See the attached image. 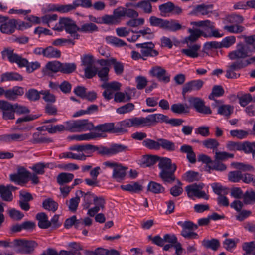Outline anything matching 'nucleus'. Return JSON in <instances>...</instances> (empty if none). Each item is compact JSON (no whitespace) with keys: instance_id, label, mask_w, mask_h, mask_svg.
<instances>
[{"instance_id":"f257e3e1","label":"nucleus","mask_w":255,"mask_h":255,"mask_svg":"<svg viewBox=\"0 0 255 255\" xmlns=\"http://www.w3.org/2000/svg\"><path fill=\"white\" fill-rule=\"evenodd\" d=\"M160 170L159 176L165 183L172 184L176 180L175 172L177 169L175 164L172 163L171 160L167 157L160 158L156 155H148L145 156L142 160L143 167H150L155 164L157 161Z\"/></svg>"},{"instance_id":"f03ea898","label":"nucleus","mask_w":255,"mask_h":255,"mask_svg":"<svg viewBox=\"0 0 255 255\" xmlns=\"http://www.w3.org/2000/svg\"><path fill=\"white\" fill-rule=\"evenodd\" d=\"M188 32L190 35L184 39V43L187 44V48L181 49V52L182 54L187 57L196 58L199 55L198 52L201 45L194 42L200 37H197V33L193 29L189 28Z\"/></svg>"},{"instance_id":"7ed1b4c3","label":"nucleus","mask_w":255,"mask_h":255,"mask_svg":"<svg viewBox=\"0 0 255 255\" xmlns=\"http://www.w3.org/2000/svg\"><path fill=\"white\" fill-rule=\"evenodd\" d=\"M150 25L160 29L175 32L181 29H185L186 27L182 26L179 22L174 19L167 20L151 16L149 18Z\"/></svg>"},{"instance_id":"20e7f679","label":"nucleus","mask_w":255,"mask_h":255,"mask_svg":"<svg viewBox=\"0 0 255 255\" xmlns=\"http://www.w3.org/2000/svg\"><path fill=\"white\" fill-rule=\"evenodd\" d=\"M191 24L196 27L207 28L211 30V32H206L198 28L193 29L197 33V37L202 36L205 38H220L223 36V34L220 33L218 29L215 28L214 23L209 20L194 21Z\"/></svg>"},{"instance_id":"39448f33","label":"nucleus","mask_w":255,"mask_h":255,"mask_svg":"<svg viewBox=\"0 0 255 255\" xmlns=\"http://www.w3.org/2000/svg\"><path fill=\"white\" fill-rule=\"evenodd\" d=\"M54 30L61 31L64 29L66 32L70 35L74 41L75 39H78L80 35L78 33L79 31V27H78L76 22L71 19L68 18H62L59 19L58 23L54 27H52Z\"/></svg>"},{"instance_id":"423d86ee","label":"nucleus","mask_w":255,"mask_h":255,"mask_svg":"<svg viewBox=\"0 0 255 255\" xmlns=\"http://www.w3.org/2000/svg\"><path fill=\"white\" fill-rule=\"evenodd\" d=\"M255 53V47L246 46L240 42L236 46V49L229 52L228 57L231 60H243Z\"/></svg>"},{"instance_id":"0eeeda50","label":"nucleus","mask_w":255,"mask_h":255,"mask_svg":"<svg viewBox=\"0 0 255 255\" xmlns=\"http://www.w3.org/2000/svg\"><path fill=\"white\" fill-rule=\"evenodd\" d=\"M64 125L65 130L71 132L91 130L94 128L93 124L88 119L67 121Z\"/></svg>"},{"instance_id":"6e6552de","label":"nucleus","mask_w":255,"mask_h":255,"mask_svg":"<svg viewBox=\"0 0 255 255\" xmlns=\"http://www.w3.org/2000/svg\"><path fill=\"white\" fill-rule=\"evenodd\" d=\"M140 126H147L146 117H132L119 122L116 125L115 131L122 132L124 131L125 128Z\"/></svg>"},{"instance_id":"1a4fd4ad","label":"nucleus","mask_w":255,"mask_h":255,"mask_svg":"<svg viewBox=\"0 0 255 255\" xmlns=\"http://www.w3.org/2000/svg\"><path fill=\"white\" fill-rule=\"evenodd\" d=\"M204 186V184L202 183H195L187 186L185 187V191L188 196L191 199L197 197L208 200L209 196L206 194L205 191H202Z\"/></svg>"},{"instance_id":"9d476101","label":"nucleus","mask_w":255,"mask_h":255,"mask_svg":"<svg viewBox=\"0 0 255 255\" xmlns=\"http://www.w3.org/2000/svg\"><path fill=\"white\" fill-rule=\"evenodd\" d=\"M136 47L140 48V53L143 56V60H146L148 57H155L159 54L158 52L155 50V45L152 42L137 43Z\"/></svg>"},{"instance_id":"9b49d317","label":"nucleus","mask_w":255,"mask_h":255,"mask_svg":"<svg viewBox=\"0 0 255 255\" xmlns=\"http://www.w3.org/2000/svg\"><path fill=\"white\" fill-rule=\"evenodd\" d=\"M107 21V25H113L119 24L122 18L125 15V8L120 6L115 9L113 11V14H106Z\"/></svg>"},{"instance_id":"f8f14e48","label":"nucleus","mask_w":255,"mask_h":255,"mask_svg":"<svg viewBox=\"0 0 255 255\" xmlns=\"http://www.w3.org/2000/svg\"><path fill=\"white\" fill-rule=\"evenodd\" d=\"M190 105L198 113L204 114H211L212 111L209 107L205 105V102L203 99L199 97H190L188 100Z\"/></svg>"},{"instance_id":"ddd939ff","label":"nucleus","mask_w":255,"mask_h":255,"mask_svg":"<svg viewBox=\"0 0 255 255\" xmlns=\"http://www.w3.org/2000/svg\"><path fill=\"white\" fill-rule=\"evenodd\" d=\"M13 245L15 247H21L20 252L23 254H30L32 253L37 244L33 241H28L24 239H15L13 241Z\"/></svg>"},{"instance_id":"4468645a","label":"nucleus","mask_w":255,"mask_h":255,"mask_svg":"<svg viewBox=\"0 0 255 255\" xmlns=\"http://www.w3.org/2000/svg\"><path fill=\"white\" fill-rule=\"evenodd\" d=\"M149 73L152 76L156 77L159 81L164 83L170 82V75L162 67L158 66L153 67L149 71Z\"/></svg>"},{"instance_id":"2eb2a0df","label":"nucleus","mask_w":255,"mask_h":255,"mask_svg":"<svg viewBox=\"0 0 255 255\" xmlns=\"http://www.w3.org/2000/svg\"><path fill=\"white\" fill-rule=\"evenodd\" d=\"M0 110L2 112V118L4 119L10 120L15 118L14 104L7 101L1 100H0Z\"/></svg>"},{"instance_id":"dca6fc26","label":"nucleus","mask_w":255,"mask_h":255,"mask_svg":"<svg viewBox=\"0 0 255 255\" xmlns=\"http://www.w3.org/2000/svg\"><path fill=\"white\" fill-rule=\"evenodd\" d=\"M244 68L242 63L240 61H236L227 67L225 76L228 79H237L240 76V74L237 73L236 71Z\"/></svg>"},{"instance_id":"f3484780","label":"nucleus","mask_w":255,"mask_h":255,"mask_svg":"<svg viewBox=\"0 0 255 255\" xmlns=\"http://www.w3.org/2000/svg\"><path fill=\"white\" fill-rule=\"evenodd\" d=\"M29 175V172L25 168L20 167L18 169L17 173L10 174L9 178L11 181L19 184L21 183H25Z\"/></svg>"},{"instance_id":"a211bd4d","label":"nucleus","mask_w":255,"mask_h":255,"mask_svg":"<svg viewBox=\"0 0 255 255\" xmlns=\"http://www.w3.org/2000/svg\"><path fill=\"white\" fill-rule=\"evenodd\" d=\"M17 20L10 19L4 22L0 25V31L1 33L7 35L12 34L17 28Z\"/></svg>"},{"instance_id":"6ab92c4d","label":"nucleus","mask_w":255,"mask_h":255,"mask_svg":"<svg viewBox=\"0 0 255 255\" xmlns=\"http://www.w3.org/2000/svg\"><path fill=\"white\" fill-rule=\"evenodd\" d=\"M204 82L202 80H194L186 83L182 88V94L185 96L187 93L192 91H198L203 86Z\"/></svg>"},{"instance_id":"aec40b11","label":"nucleus","mask_w":255,"mask_h":255,"mask_svg":"<svg viewBox=\"0 0 255 255\" xmlns=\"http://www.w3.org/2000/svg\"><path fill=\"white\" fill-rule=\"evenodd\" d=\"M5 98L9 100L14 101L18 98L19 96L23 95L24 93L23 88L19 86H14L11 89L6 90H4Z\"/></svg>"},{"instance_id":"412c9836","label":"nucleus","mask_w":255,"mask_h":255,"mask_svg":"<svg viewBox=\"0 0 255 255\" xmlns=\"http://www.w3.org/2000/svg\"><path fill=\"white\" fill-rule=\"evenodd\" d=\"M213 8V4H201L195 6L190 14L192 15H207L210 13H212V10Z\"/></svg>"},{"instance_id":"4be33fe9","label":"nucleus","mask_w":255,"mask_h":255,"mask_svg":"<svg viewBox=\"0 0 255 255\" xmlns=\"http://www.w3.org/2000/svg\"><path fill=\"white\" fill-rule=\"evenodd\" d=\"M168 117L162 114H153L146 117L147 126H151L157 123H165L167 124Z\"/></svg>"},{"instance_id":"5701e85b","label":"nucleus","mask_w":255,"mask_h":255,"mask_svg":"<svg viewBox=\"0 0 255 255\" xmlns=\"http://www.w3.org/2000/svg\"><path fill=\"white\" fill-rule=\"evenodd\" d=\"M61 63L58 61H53L48 62L45 68L43 70V73L45 75H50V72L56 73L58 71L61 72Z\"/></svg>"},{"instance_id":"b1692460","label":"nucleus","mask_w":255,"mask_h":255,"mask_svg":"<svg viewBox=\"0 0 255 255\" xmlns=\"http://www.w3.org/2000/svg\"><path fill=\"white\" fill-rule=\"evenodd\" d=\"M116 125L115 126L114 123H105L102 124H99L96 127L94 126V128L92 129H94L96 131H101L102 132H113L118 133L116 132Z\"/></svg>"},{"instance_id":"393cba45","label":"nucleus","mask_w":255,"mask_h":255,"mask_svg":"<svg viewBox=\"0 0 255 255\" xmlns=\"http://www.w3.org/2000/svg\"><path fill=\"white\" fill-rule=\"evenodd\" d=\"M180 151L182 153L187 154V159L190 163L192 164L195 163L196 162V154L193 151L191 146L184 144L181 146Z\"/></svg>"},{"instance_id":"a878e982","label":"nucleus","mask_w":255,"mask_h":255,"mask_svg":"<svg viewBox=\"0 0 255 255\" xmlns=\"http://www.w3.org/2000/svg\"><path fill=\"white\" fill-rule=\"evenodd\" d=\"M36 218L38 220V226L40 228L47 229L50 227L48 217L45 213L41 212L37 214Z\"/></svg>"},{"instance_id":"bb28decb","label":"nucleus","mask_w":255,"mask_h":255,"mask_svg":"<svg viewBox=\"0 0 255 255\" xmlns=\"http://www.w3.org/2000/svg\"><path fill=\"white\" fill-rule=\"evenodd\" d=\"M78 192L83 198V202L82 204L83 209H88L91 204L92 200H93L95 196V194L90 192L85 193L82 190H79Z\"/></svg>"},{"instance_id":"cd10ccee","label":"nucleus","mask_w":255,"mask_h":255,"mask_svg":"<svg viewBox=\"0 0 255 255\" xmlns=\"http://www.w3.org/2000/svg\"><path fill=\"white\" fill-rule=\"evenodd\" d=\"M126 168L124 167L121 164L116 166L113 172L112 177L117 181L120 182L123 180L126 175Z\"/></svg>"},{"instance_id":"c85d7f7f","label":"nucleus","mask_w":255,"mask_h":255,"mask_svg":"<svg viewBox=\"0 0 255 255\" xmlns=\"http://www.w3.org/2000/svg\"><path fill=\"white\" fill-rule=\"evenodd\" d=\"M128 146L121 144H113L109 147L110 156L129 151Z\"/></svg>"},{"instance_id":"c756f323","label":"nucleus","mask_w":255,"mask_h":255,"mask_svg":"<svg viewBox=\"0 0 255 255\" xmlns=\"http://www.w3.org/2000/svg\"><path fill=\"white\" fill-rule=\"evenodd\" d=\"M147 190L154 194H160L165 192V188L160 183L155 181H150L147 185Z\"/></svg>"},{"instance_id":"7c9ffc66","label":"nucleus","mask_w":255,"mask_h":255,"mask_svg":"<svg viewBox=\"0 0 255 255\" xmlns=\"http://www.w3.org/2000/svg\"><path fill=\"white\" fill-rule=\"evenodd\" d=\"M101 136V134L95 132H89L80 135H73L71 139L77 141L90 140Z\"/></svg>"},{"instance_id":"2f4dec72","label":"nucleus","mask_w":255,"mask_h":255,"mask_svg":"<svg viewBox=\"0 0 255 255\" xmlns=\"http://www.w3.org/2000/svg\"><path fill=\"white\" fill-rule=\"evenodd\" d=\"M158 141H159V149L161 147L162 149L168 151H174L177 148L175 144L169 140L159 138Z\"/></svg>"},{"instance_id":"473e14b6","label":"nucleus","mask_w":255,"mask_h":255,"mask_svg":"<svg viewBox=\"0 0 255 255\" xmlns=\"http://www.w3.org/2000/svg\"><path fill=\"white\" fill-rule=\"evenodd\" d=\"M89 156H90L86 155L83 153L76 154L71 152H63L59 155L60 158H71L83 161L85 160L87 157Z\"/></svg>"},{"instance_id":"72a5a7b5","label":"nucleus","mask_w":255,"mask_h":255,"mask_svg":"<svg viewBox=\"0 0 255 255\" xmlns=\"http://www.w3.org/2000/svg\"><path fill=\"white\" fill-rule=\"evenodd\" d=\"M44 53V57L47 58H59L61 55V51L52 46L46 47Z\"/></svg>"},{"instance_id":"f704fd0d","label":"nucleus","mask_w":255,"mask_h":255,"mask_svg":"<svg viewBox=\"0 0 255 255\" xmlns=\"http://www.w3.org/2000/svg\"><path fill=\"white\" fill-rule=\"evenodd\" d=\"M74 176L72 173L62 172L57 177V182L60 185L69 183L74 178Z\"/></svg>"},{"instance_id":"c9c22d12","label":"nucleus","mask_w":255,"mask_h":255,"mask_svg":"<svg viewBox=\"0 0 255 255\" xmlns=\"http://www.w3.org/2000/svg\"><path fill=\"white\" fill-rule=\"evenodd\" d=\"M244 255H255V241L244 242L242 245Z\"/></svg>"},{"instance_id":"e433bc0d","label":"nucleus","mask_w":255,"mask_h":255,"mask_svg":"<svg viewBox=\"0 0 255 255\" xmlns=\"http://www.w3.org/2000/svg\"><path fill=\"white\" fill-rule=\"evenodd\" d=\"M202 245L205 248L210 249L213 251L217 250L220 246V242L217 239H204L202 241Z\"/></svg>"},{"instance_id":"4c0bfd02","label":"nucleus","mask_w":255,"mask_h":255,"mask_svg":"<svg viewBox=\"0 0 255 255\" xmlns=\"http://www.w3.org/2000/svg\"><path fill=\"white\" fill-rule=\"evenodd\" d=\"M0 196L3 201L6 202H11L13 198L11 191L3 185H0Z\"/></svg>"},{"instance_id":"58836bf2","label":"nucleus","mask_w":255,"mask_h":255,"mask_svg":"<svg viewBox=\"0 0 255 255\" xmlns=\"http://www.w3.org/2000/svg\"><path fill=\"white\" fill-rule=\"evenodd\" d=\"M201 178V175L199 172L189 170L185 173L183 176L182 178L187 182H193L196 181H199Z\"/></svg>"},{"instance_id":"ea45409f","label":"nucleus","mask_w":255,"mask_h":255,"mask_svg":"<svg viewBox=\"0 0 255 255\" xmlns=\"http://www.w3.org/2000/svg\"><path fill=\"white\" fill-rule=\"evenodd\" d=\"M22 76L16 72H6L1 75V81H22Z\"/></svg>"},{"instance_id":"a19ab883","label":"nucleus","mask_w":255,"mask_h":255,"mask_svg":"<svg viewBox=\"0 0 255 255\" xmlns=\"http://www.w3.org/2000/svg\"><path fill=\"white\" fill-rule=\"evenodd\" d=\"M98 30V27L92 22L85 23L79 27V31L85 33H92Z\"/></svg>"},{"instance_id":"79ce46f5","label":"nucleus","mask_w":255,"mask_h":255,"mask_svg":"<svg viewBox=\"0 0 255 255\" xmlns=\"http://www.w3.org/2000/svg\"><path fill=\"white\" fill-rule=\"evenodd\" d=\"M135 8H140L144 13L151 14L152 12L151 3L146 0L140 1L134 5Z\"/></svg>"},{"instance_id":"37998d69","label":"nucleus","mask_w":255,"mask_h":255,"mask_svg":"<svg viewBox=\"0 0 255 255\" xmlns=\"http://www.w3.org/2000/svg\"><path fill=\"white\" fill-rule=\"evenodd\" d=\"M124 190L133 193H137L142 190V186L137 182H131L130 184L121 186Z\"/></svg>"},{"instance_id":"c03bdc74","label":"nucleus","mask_w":255,"mask_h":255,"mask_svg":"<svg viewBox=\"0 0 255 255\" xmlns=\"http://www.w3.org/2000/svg\"><path fill=\"white\" fill-rule=\"evenodd\" d=\"M171 111L176 114H181L189 112V107L186 104H174L171 107Z\"/></svg>"},{"instance_id":"a18cd8bd","label":"nucleus","mask_w":255,"mask_h":255,"mask_svg":"<svg viewBox=\"0 0 255 255\" xmlns=\"http://www.w3.org/2000/svg\"><path fill=\"white\" fill-rule=\"evenodd\" d=\"M42 207L45 210L55 212L58 209V204L52 199L48 198L43 201Z\"/></svg>"},{"instance_id":"49530a36","label":"nucleus","mask_w":255,"mask_h":255,"mask_svg":"<svg viewBox=\"0 0 255 255\" xmlns=\"http://www.w3.org/2000/svg\"><path fill=\"white\" fill-rule=\"evenodd\" d=\"M33 144L49 143L52 142L50 138H46L39 132L34 133L30 141Z\"/></svg>"},{"instance_id":"de8ad7c7","label":"nucleus","mask_w":255,"mask_h":255,"mask_svg":"<svg viewBox=\"0 0 255 255\" xmlns=\"http://www.w3.org/2000/svg\"><path fill=\"white\" fill-rule=\"evenodd\" d=\"M1 53L2 59L7 58L11 63H13L15 58L17 57V54L14 53L13 49L11 48H5Z\"/></svg>"},{"instance_id":"09e8293b","label":"nucleus","mask_w":255,"mask_h":255,"mask_svg":"<svg viewBox=\"0 0 255 255\" xmlns=\"http://www.w3.org/2000/svg\"><path fill=\"white\" fill-rule=\"evenodd\" d=\"M243 199L245 204H253L255 203V191L251 190L246 191L243 195Z\"/></svg>"},{"instance_id":"8fccbe9b","label":"nucleus","mask_w":255,"mask_h":255,"mask_svg":"<svg viewBox=\"0 0 255 255\" xmlns=\"http://www.w3.org/2000/svg\"><path fill=\"white\" fill-rule=\"evenodd\" d=\"M109 71L110 68L109 67H103L100 68H98L97 75L100 80L105 83L107 82L109 79Z\"/></svg>"},{"instance_id":"3c124183","label":"nucleus","mask_w":255,"mask_h":255,"mask_svg":"<svg viewBox=\"0 0 255 255\" xmlns=\"http://www.w3.org/2000/svg\"><path fill=\"white\" fill-rule=\"evenodd\" d=\"M40 93L43 95L42 98L47 104H52L55 102L56 96L49 90H42L40 91Z\"/></svg>"},{"instance_id":"603ef678","label":"nucleus","mask_w":255,"mask_h":255,"mask_svg":"<svg viewBox=\"0 0 255 255\" xmlns=\"http://www.w3.org/2000/svg\"><path fill=\"white\" fill-rule=\"evenodd\" d=\"M131 96L128 93H123L121 92H117L115 94L114 100L116 102H126L129 101L131 99Z\"/></svg>"},{"instance_id":"864d4df0","label":"nucleus","mask_w":255,"mask_h":255,"mask_svg":"<svg viewBox=\"0 0 255 255\" xmlns=\"http://www.w3.org/2000/svg\"><path fill=\"white\" fill-rule=\"evenodd\" d=\"M173 6V3L168 1L159 5L158 8L162 16H164L166 14L171 13Z\"/></svg>"},{"instance_id":"5fc2aeb1","label":"nucleus","mask_w":255,"mask_h":255,"mask_svg":"<svg viewBox=\"0 0 255 255\" xmlns=\"http://www.w3.org/2000/svg\"><path fill=\"white\" fill-rule=\"evenodd\" d=\"M111 65H113V68L115 74L117 75H122L124 72V64L121 62L118 61L115 58L112 57Z\"/></svg>"},{"instance_id":"6e6d98bb","label":"nucleus","mask_w":255,"mask_h":255,"mask_svg":"<svg viewBox=\"0 0 255 255\" xmlns=\"http://www.w3.org/2000/svg\"><path fill=\"white\" fill-rule=\"evenodd\" d=\"M159 142L158 139L157 141L151 139H146L143 141L142 145L143 146L150 150H159Z\"/></svg>"},{"instance_id":"4d7b16f0","label":"nucleus","mask_w":255,"mask_h":255,"mask_svg":"<svg viewBox=\"0 0 255 255\" xmlns=\"http://www.w3.org/2000/svg\"><path fill=\"white\" fill-rule=\"evenodd\" d=\"M233 107L229 105H223L218 108V114L224 116H229L233 112Z\"/></svg>"},{"instance_id":"13d9d810","label":"nucleus","mask_w":255,"mask_h":255,"mask_svg":"<svg viewBox=\"0 0 255 255\" xmlns=\"http://www.w3.org/2000/svg\"><path fill=\"white\" fill-rule=\"evenodd\" d=\"M224 29L230 33L238 34L244 31L245 28L243 26L235 24L231 25H226L224 27Z\"/></svg>"},{"instance_id":"bf43d9fd","label":"nucleus","mask_w":255,"mask_h":255,"mask_svg":"<svg viewBox=\"0 0 255 255\" xmlns=\"http://www.w3.org/2000/svg\"><path fill=\"white\" fill-rule=\"evenodd\" d=\"M69 150L76 151L80 152H85L86 153H90V144H77L69 147Z\"/></svg>"},{"instance_id":"052dcab7","label":"nucleus","mask_w":255,"mask_h":255,"mask_svg":"<svg viewBox=\"0 0 255 255\" xmlns=\"http://www.w3.org/2000/svg\"><path fill=\"white\" fill-rule=\"evenodd\" d=\"M106 41L108 44H110L118 47L123 46L126 44L123 40L112 36L106 37Z\"/></svg>"},{"instance_id":"680f3d73","label":"nucleus","mask_w":255,"mask_h":255,"mask_svg":"<svg viewBox=\"0 0 255 255\" xmlns=\"http://www.w3.org/2000/svg\"><path fill=\"white\" fill-rule=\"evenodd\" d=\"M97 67L94 64L91 66L85 67L84 69V74L86 78L88 79H91L97 75Z\"/></svg>"},{"instance_id":"e2e57ef3","label":"nucleus","mask_w":255,"mask_h":255,"mask_svg":"<svg viewBox=\"0 0 255 255\" xmlns=\"http://www.w3.org/2000/svg\"><path fill=\"white\" fill-rule=\"evenodd\" d=\"M76 68L74 63H61V72L64 74H70L74 72Z\"/></svg>"},{"instance_id":"0e129e2a","label":"nucleus","mask_w":255,"mask_h":255,"mask_svg":"<svg viewBox=\"0 0 255 255\" xmlns=\"http://www.w3.org/2000/svg\"><path fill=\"white\" fill-rule=\"evenodd\" d=\"M135 108L134 105L132 103H128L116 109V112L119 114H125L132 111Z\"/></svg>"},{"instance_id":"69168bd1","label":"nucleus","mask_w":255,"mask_h":255,"mask_svg":"<svg viewBox=\"0 0 255 255\" xmlns=\"http://www.w3.org/2000/svg\"><path fill=\"white\" fill-rule=\"evenodd\" d=\"M48 164L39 162L34 164L30 168L36 174L42 175L45 173V168L48 167Z\"/></svg>"},{"instance_id":"338daca9","label":"nucleus","mask_w":255,"mask_h":255,"mask_svg":"<svg viewBox=\"0 0 255 255\" xmlns=\"http://www.w3.org/2000/svg\"><path fill=\"white\" fill-rule=\"evenodd\" d=\"M220 42V46L221 48H229L234 44L236 42V37L235 36H227L223 39Z\"/></svg>"},{"instance_id":"774afa93","label":"nucleus","mask_w":255,"mask_h":255,"mask_svg":"<svg viewBox=\"0 0 255 255\" xmlns=\"http://www.w3.org/2000/svg\"><path fill=\"white\" fill-rule=\"evenodd\" d=\"M239 103L241 106L245 107L251 102L253 101L254 98L250 93L245 94L240 97H238Z\"/></svg>"}]
</instances>
